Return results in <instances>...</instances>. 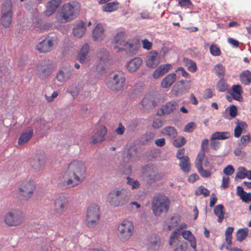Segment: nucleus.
<instances>
[{
  "mask_svg": "<svg viewBox=\"0 0 251 251\" xmlns=\"http://www.w3.org/2000/svg\"><path fill=\"white\" fill-rule=\"evenodd\" d=\"M178 2L181 7L188 6L192 4L190 0H178Z\"/></svg>",
  "mask_w": 251,
  "mask_h": 251,
  "instance_id": "338daca9",
  "label": "nucleus"
},
{
  "mask_svg": "<svg viewBox=\"0 0 251 251\" xmlns=\"http://www.w3.org/2000/svg\"><path fill=\"white\" fill-rule=\"evenodd\" d=\"M176 75L175 73H171L168 75L162 80L161 86L163 88H169L176 81Z\"/></svg>",
  "mask_w": 251,
  "mask_h": 251,
  "instance_id": "bb28decb",
  "label": "nucleus"
},
{
  "mask_svg": "<svg viewBox=\"0 0 251 251\" xmlns=\"http://www.w3.org/2000/svg\"><path fill=\"white\" fill-rule=\"evenodd\" d=\"M142 63V59L140 57H135L128 62L127 69L129 72H134L140 67Z\"/></svg>",
  "mask_w": 251,
  "mask_h": 251,
  "instance_id": "5701e85b",
  "label": "nucleus"
},
{
  "mask_svg": "<svg viewBox=\"0 0 251 251\" xmlns=\"http://www.w3.org/2000/svg\"><path fill=\"white\" fill-rule=\"evenodd\" d=\"M205 157V153L199 151L195 161V166L196 168L202 166V162Z\"/></svg>",
  "mask_w": 251,
  "mask_h": 251,
  "instance_id": "c03bdc74",
  "label": "nucleus"
},
{
  "mask_svg": "<svg viewBox=\"0 0 251 251\" xmlns=\"http://www.w3.org/2000/svg\"><path fill=\"white\" fill-rule=\"evenodd\" d=\"M127 157L131 160H136L138 159L137 150L135 147H130L129 148Z\"/></svg>",
  "mask_w": 251,
  "mask_h": 251,
  "instance_id": "a19ab883",
  "label": "nucleus"
},
{
  "mask_svg": "<svg viewBox=\"0 0 251 251\" xmlns=\"http://www.w3.org/2000/svg\"><path fill=\"white\" fill-rule=\"evenodd\" d=\"M171 67L172 65L170 64H165L160 65L154 71L152 75L153 78H159L160 76L168 72L171 69Z\"/></svg>",
  "mask_w": 251,
  "mask_h": 251,
  "instance_id": "a878e982",
  "label": "nucleus"
},
{
  "mask_svg": "<svg viewBox=\"0 0 251 251\" xmlns=\"http://www.w3.org/2000/svg\"><path fill=\"white\" fill-rule=\"evenodd\" d=\"M97 56L99 59L100 64L103 65L107 61L109 53L106 50L102 49L97 53Z\"/></svg>",
  "mask_w": 251,
  "mask_h": 251,
  "instance_id": "4c0bfd02",
  "label": "nucleus"
},
{
  "mask_svg": "<svg viewBox=\"0 0 251 251\" xmlns=\"http://www.w3.org/2000/svg\"><path fill=\"white\" fill-rule=\"evenodd\" d=\"M142 42L143 44V47L144 49L148 50L151 49L152 46V44L151 42L149 41L147 39H144L142 40Z\"/></svg>",
  "mask_w": 251,
  "mask_h": 251,
  "instance_id": "bf43d9fd",
  "label": "nucleus"
},
{
  "mask_svg": "<svg viewBox=\"0 0 251 251\" xmlns=\"http://www.w3.org/2000/svg\"><path fill=\"white\" fill-rule=\"evenodd\" d=\"M249 232L248 228L245 227L239 229L236 233V239L239 242L243 241L247 237Z\"/></svg>",
  "mask_w": 251,
  "mask_h": 251,
  "instance_id": "ea45409f",
  "label": "nucleus"
},
{
  "mask_svg": "<svg viewBox=\"0 0 251 251\" xmlns=\"http://www.w3.org/2000/svg\"><path fill=\"white\" fill-rule=\"evenodd\" d=\"M179 166L181 170L186 173H188L190 170V165L189 158L187 156H185L184 158L180 159Z\"/></svg>",
  "mask_w": 251,
  "mask_h": 251,
  "instance_id": "e433bc0d",
  "label": "nucleus"
},
{
  "mask_svg": "<svg viewBox=\"0 0 251 251\" xmlns=\"http://www.w3.org/2000/svg\"><path fill=\"white\" fill-rule=\"evenodd\" d=\"M12 2L11 0H6L2 5L1 24L7 28L10 26L12 19Z\"/></svg>",
  "mask_w": 251,
  "mask_h": 251,
  "instance_id": "1a4fd4ad",
  "label": "nucleus"
},
{
  "mask_svg": "<svg viewBox=\"0 0 251 251\" xmlns=\"http://www.w3.org/2000/svg\"><path fill=\"white\" fill-rule=\"evenodd\" d=\"M218 90L220 92H225L227 89V85L224 80L220 79L217 84Z\"/></svg>",
  "mask_w": 251,
  "mask_h": 251,
  "instance_id": "603ef678",
  "label": "nucleus"
},
{
  "mask_svg": "<svg viewBox=\"0 0 251 251\" xmlns=\"http://www.w3.org/2000/svg\"><path fill=\"white\" fill-rule=\"evenodd\" d=\"M46 163V156L44 152L34 155L30 160V165L32 170L38 172L42 170Z\"/></svg>",
  "mask_w": 251,
  "mask_h": 251,
  "instance_id": "f8f14e48",
  "label": "nucleus"
},
{
  "mask_svg": "<svg viewBox=\"0 0 251 251\" xmlns=\"http://www.w3.org/2000/svg\"><path fill=\"white\" fill-rule=\"evenodd\" d=\"M178 108L177 102L171 101L166 103L161 109L163 114H169L174 112Z\"/></svg>",
  "mask_w": 251,
  "mask_h": 251,
  "instance_id": "393cba45",
  "label": "nucleus"
},
{
  "mask_svg": "<svg viewBox=\"0 0 251 251\" xmlns=\"http://www.w3.org/2000/svg\"><path fill=\"white\" fill-rule=\"evenodd\" d=\"M239 77L243 84L248 85L251 83V73L248 70L243 71L240 75Z\"/></svg>",
  "mask_w": 251,
  "mask_h": 251,
  "instance_id": "473e14b6",
  "label": "nucleus"
},
{
  "mask_svg": "<svg viewBox=\"0 0 251 251\" xmlns=\"http://www.w3.org/2000/svg\"><path fill=\"white\" fill-rule=\"evenodd\" d=\"M248 176L247 171L244 167H240L236 174V177L239 178H244Z\"/></svg>",
  "mask_w": 251,
  "mask_h": 251,
  "instance_id": "3c124183",
  "label": "nucleus"
},
{
  "mask_svg": "<svg viewBox=\"0 0 251 251\" xmlns=\"http://www.w3.org/2000/svg\"><path fill=\"white\" fill-rule=\"evenodd\" d=\"M127 35L125 32L121 31L117 33L113 39L114 49L116 52H119L123 50V48L128 42L126 41Z\"/></svg>",
  "mask_w": 251,
  "mask_h": 251,
  "instance_id": "2eb2a0df",
  "label": "nucleus"
},
{
  "mask_svg": "<svg viewBox=\"0 0 251 251\" xmlns=\"http://www.w3.org/2000/svg\"><path fill=\"white\" fill-rule=\"evenodd\" d=\"M234 171L233 167L228 165L223 170V172L226 176H230L234 173Z\"/></svg>",
  "mask_w": 251,
  "mask_h": 251,
  "instance_id": "864d4df0",
  "label": "nucleus"
},
{
  "mask_svg": "<svg viewBox=\"0 0 251 251\" xmlns=\"http://www.w3.org/2000/svg\"><path fill=\"white\" fill-rule=\"evenodd\" d=\"M212 140H225L230 137V133L227 131H216L211 135Z\"/></svg>",
  "mask_w": 251,
  "mask_h": 251,
  "instance_id": "c9c22d12",
  "label": "nucleus"
},
{
  "mask_svg": "<svg viewBox=\"0 0 251 251\" xmlns=\"http://www.w3.org/2000/svg\"><path fill=\"white\" fill-rule=\"evenodd\" d=\"M138 48L135 44L127 42L123 49L126 53L130 56L135 55L137 53Z\"/></svg>",
  "mask_w": 251,
  "mask_h": 251,
  "instance_id": "2f4dec72",
  "label": "nucleus"
},
{
  "mask_svg": "<svg viewBox=\"0 0 251 251\" xmlns=\"http://www.w3.org/2000/svg\"><path fill=\"white\" fill-rule=\"evenodd\" d=\"M104 29L101 24H97L92 33V37L94 41H101L104 37Z\"/></svg>",
  "mask_w": 251,
  "mask_h": 251,
  "instance_id": "aec40b11",
  "label": "nucleus"
},
{
  "mask_svg": "<svg viewBox=\"0 0 251 251\" xmlns=\"http://www.w3.org/2000/svg\"><path fill=\"white\" fill-rule=\"evenodd\" d=\"M237 113V109L235 105H232L229 108V114L232 118L235 117Z\"/></svg>",
  "mask_w": 251,
  "mask_h": 251,
  "instance_id": "774afa93",
  "label": "nucleus"
},
{
  "mask_svg": "<svg viewBox=\"0 0 251 251\" xmlns=\"http://www.w3.org/2000/svg\"><path fill=\"white\" fill-rule=\"evenodd\" d=\"M159 62L160 57L157 52H151L147 57L146 64L150 68H155Z\"/></svg>",
  "mask_w": 251,
  "mask_h": 251,
  "instance_id": "f3484780",
  "label": "nucleus"
},
{
  "mask_svg": "<svg viewBox=\"0 0 251 251\" xmlns=\"http://www.w3.org/2000/svg\"><path fill=\"white\" fill-rule=\"evenodd\" d=\"M54 41V38L48 36L36 45V50L40 53L50 52L53 49Z\"/></svg>",
  "mask_w": 251,
  "mask_h": 251,
  "instance_id": "4468645a",
  "label": "nucleus"
},
{
  "mask_svg": "<svg viewBox=\"0 0 251 251\" xmlns=\"http://www.w3.org/2000/svg\"><path fill=\"white\" fill-rule=\"evenodd\" d=\"M86 30V24L83 21L77 23L73 28V34L77 38H81L83 36Z\"/></svg>",
  "mask_w": 251,
  "mask_h": 251,
  "instance_id": "4be33fe9",
  "label": "nucleus"
},
{
  "mask_svg": "<svg viewBox=\"0 0 251 251\" xmlns=\"http://www.w3.org/2000/svg\"><path fill=\"white\" fill-rule=\"evenodd\" d=\"M242 93V89L240 85H234L232 87V92L230 94L234 100L241 101L243 99L241 95Z\"/></svg>",
  "mask_w": 251,
  "mask_h": 251,
  "instance_id": "cd10ccee",
  "label": "nucleus"
},
{
  "mask_svg": "<svg viewBox=\"0 0 251 251\" xmlns=\"http://www.w3.org/2000/svg\"><path fill=\"white\" fill-rule=\"evenodd\" d=\"M214 214L218 217L217 221L221 223L225 218V207L223 204L217 205L214 208Z\"/></svg>",
  "mask_w": 251,
  "mask_h": 251,
  "instance_id": "c85d7f7f",
  "label": "nucleus"
},
{
  "mask_svg": "<svg viewBox=\"0 0 251 251\" xmlns=\"http://www.w3.org/2000/svg\"><path fill=\"white\" fill-rule=\"evenodd\" d=\"M197 67L196 63L190 60L189 62V66H188V70L189 71L194 73L197 71Z\"/></svg>",
  "mask_w": 251,
  "mask_h": 251,
  "instance_id": "13d9d810",
  "label": "nucleus"
},
{
  "mask_svg": "<svg viewBox=\"0 0 251 251\" xmlns=\"http://www.w3.org/2000/svg\"><path fill=\"white\" fill-rule=\"evenodd\" d=\"M179 235L178 231H174L171 234L169 244L171 246H176L174 251H185L186 249V245L185 244H179L178 237Z\"/></svg>",
  "mask_w": 251,
  "mask_h": 251,
  "instance_id": "dca6fc26",
  "label": "nucleus"
},
{
  "mask_svg": "<svg viewBox=\"0 0 251 251\" xmlns=\"http://www.w3.org/2000/svg\"><path fill=\"white\" fill-rule=\"evenodd\" d=\"M117 230L120 239L126 240L133 234L134 226L131 221L125 220L119 225Z\"/></svg>",
  "mask_w": 251,
  "mask_h": 251,
  "instance_id": "9d476101",
  "label": "nucleus"
},
{
  "mask_svg": "<svg viewBox=\"0 0 251 251\" xmlns=\"http://www.w3.org/2000/svg\"><path fill=\"white\" fill-rule=\"evenodd\" d=\"M251 140V137L249 134L243 135L241 138V143L244 146H246Z\"/></svg>",
  "mask_w": 251,
  "mask_h": 251,
  "instance_id": "4d7b16f0",
  "label": "nucleus"
},
{
  "mask_svg": "<svg viewBox=\"0 0 251 251\" xmlns=\"http://www.w3.org/2000/svg\"><path fill=\"white\" fill-rule=\"evenodd\" d=\"M151 101V99L150 97H146L142 100L141 104L144 108H147L150 105Z\"/></svg>",
  "mask_w": 251,
  "mask_h": 251,
  "instance_id": "5fc2aeb1",
  "label": "nucleus"
},
{
  "mask_svg": "<svg viewBox=\"0 0 251 251\" xmlns=\"http://www.w3.org/2000/svg\"><path fill=\"white\" fill-rule=\"evenodd\" d=\"M125 82V75L119 72L109 77L106 82V85L110 90L117 92L123 89Z\"/></svg>",
  "mask_w": 251,
  "mask_h": 251,
  "instance_id": "0eeeda50",
  "label": "nucleus"
},
{
  "mask_svg": "<svg viewBox=\"0 0 251 251\" xmlns=\"http://www.w3.org/2000/svg\"><path fill=\"white\" fill-rule=\"evenodd\" d=\"M36 188L35 182L30 179H25L19 184L17 194L19 199L28 201L32 196Z\"/></svg>",
  "mask_w": 251,
  "mask_h": 251,
  "instance_id": "7ed1b4c3",
  "label": "nucleus"
},
{
  "mask_svg": "<svg viewBox=\"0 0 251 251\" xmlns=\"http://www.w3.org/2000/svg\"><path fill=\"white\" fill-rule=\"evenodd\" d=\"M24 212L18 209H11L4 215L3 221L8 226H17L21 225L25 221Z\"/></svg>",
  "mask_w": 251,
  "mask_h": 251,
  "instance_id": "39448f33",
  "label": "nucleus"
},
{
  "mask_svg": "<svg viewBox=\"0 0 251 251\" xmlns=\"http://www.w3.org/2000/svg\"><path fill=\"white\" fill-rule=\"evenodd\" d=\"M131 197L130 192L127 190L115 188L108 194L107 200L108 203L114 207L122 206L127 203Z\"/></svg>",
  "mask_w": 251,
  "mask_h": 251,
  "instance_id": "f03ea898",
  "label": "nucleus"
},
{
  "mask_svg": "<svg viewBox=\"0 0 251 251\" xmlns=\"http://www.w3.org/2000/svg\"><path fill=\"white\" fill-rule=\"evenodd\" d=\"M186 141L184 137L180 136L174 140L173 145L176 147H180L186 143Z\"/></svg>",
  "mask_w": 251,
  "mask_h": 251,
  "instance_id": "a18cd8bd",
  "label": "nucleus"
},
{
  "mask_svg": "<svg viewBox=\"0 0 251 251\" xmlns=\"http://www.w3.org/2000/svg\"><path fill=\"white\" fill-rule=\"evenodd\" d=\"M107 128L104 126H96L92 131L91 142L93 144L101 143L105 140L107 134Z\"/></svg>",
  "mask_w": 251,
  "mask_h": 251,
  "instance_id": "9b49d317",
  "label": "nucleus"
},
{
  "mask_svg": "<svg viewBox=\"0 0 251 251\" xmlns=\"http://www.w3.org/2000/svg\"><path fill=\"white\" fill-rule=\"evenodd\" d=\"M125 131V128L122 123H119L118 128L116 129V132L118 135H123Z\"/></svg>",
  "mask_w": 251,
  "mask_h": 251,
  "instance_id": "e2e57ef3",
  "label": "nucleus"
},
{
  "mask_svg": "<svg viewBox=\"0 0 251 251\" xmlns=\"http://www.w3.org/2000/svg\"><path fill=\"white\" fill-rule=\"evenodd\" d=\"M86 170L84 162L78 160H73L68 165V172L73 174V179L68 177L66 173L58 183L59 185L66 188H73L78 185L85 179Z\"/></svg>",
  "mask_w": 251,
  "mask_h": 251,
  "instance_id": "f257e3e1",
  "label": "nucleus"
},
{
  "mask_svg": "<svg viewBox=\"0 0 251 251\" xmlns=\"http://www.w3.org/2000/svg\"><path fill=\"white\" fill-rule=\"evenodd\" d=\"M119 5V2L118 1L110 2L104 5L102 9L104 12H112L118 9Z\"/></svg>",
  "mask_w": 251,
  "mask_h": 251,
  "instance_id": "f704fd0d",
  "label": "nucleus"
},
{
  "mask_svg": "<svg viewBox=\"0 0 251 251\" xmlns=\"http://www.w3.org/2000/svg\"><path fill=\"white\" fill-rule=\"evenodd\" d=\"M182 236L184 239L189 241L191 246L195 250L196 248V242L191 232L189 230L184 231L182 232Z\"/></svg>",
  "mask_w": 251,
  "mask_h": 251,
  "instance_id": "72a5a7b5",
  "label": "nucleus"
},
{
  "mask_svg": "<svg viewBox=\"0 0 251 251\" xmlns=\"http://www.w3.org/2000/svg\"><path fill=\"white\" fill-rule=\"evenodd\" d=\"M37 71L38 75L41 76H47L51 73L50 67L46 65V61H43L37 67Z\"/></svg>",
  "mask_w": 251,
  "mask_h": 251,
  "instance_id": "412c9836",
  "label": "nucleus"
},
{
  "mask_svg": "<svg viewBox=\"0 0 251 251\" xmlns=\"http://www.w3.org/2000/svg\"><path fill=\"white\" fill-rule=\"evenodd\" d=\"M248 127L247 124L244 122L238 123L234 129V135L235 137H239L242 132L243 129H246Z\"/></svg>",
  "mask_w": 251,
  "mask_h": 251,
  "instance_id": "58836bf2",
  "label": "nucleus"
},
{
  "mask_svg": "<svg viewBox=\"0 0 251 251\" xmlns=\"http://www.w3.org/2000/svg\"><path fill=\"white\" fill-rule=\"evenodd\" d=\"M126 183L127 184L131 186L132 189L138 188L140 185L139 182L138 180H135L133 178L129 176L127 177Z\"/></svg>",
  "mask_w": 251,
  "mask_h": 251,
  "instance_id": "49530a36",
  "label": "nucleus"
},
{
  "mask_svg": "<svg viewBox=\"0 0 251 251\" xmlns=\"http://www.w3.org/2000/svg\"><path fill=\"white\" fill-rule=\"evenodd\" d=\"M99 208L96 204L90 205L87 210L86 215V225L88 227H94L100 220Z\"/></svg>",
  "mask_w": 251,
  "mask_h": 251,
  "instance_id": "6e6552de",
  "label": "nucleus"
},
{
  "mask_svg": "<svg viewBox=\"0 0 251 251\" xmlns=\"http://www.w3.org/2000/svg\"><path fill=\"white\" fill-rule=\"evenodd\" d=\"M170 201L167 197L163 195L155 196L152 202V210L155 216L167 213L169 210Z\"/></svg>",
  "mask_w": 251,
  "mask_h": 251,
  "instance_id": "20e7f679",
  "label": "nucleus"
},
{
  "mask_svg": "<svg viewBox=\"0 0 251 251\" xmlns=\"http://www.w3.org/2000/svg\"><path fill=\"white\" fill-rule=\"evenodd\" d=\"M68 201L64 196H60L54 201V214L56 216H61L65 211Z\"/></svg>",
  "mask_w": 251,
  "mask_h": 251,
  "instance_id": "ddd939ff",
  "label": "nucleus"
},
{
  "mask_svg": "<svg viewBox=\"0 0 251 251\" xmlns=\"http://www.w3.org/2000/svg\"><path fill=\"white\" fill-rule=\"evenodd\" d=\"M229 177L228 176H223L221 186L223 188H226L229 186Z\"/></svg>",
  "mask_w": 251,
  "mask_h": 251,
  "instance_id": "0e129e2a",
  "label": "nucleus"
},
{
  "mask_svg": "<svg viewBox=\"0 0 251 251\" xmlns=\"http://www.w3.org/2000/svg\"><path fill=\"white\" fill-rule=\"evenodd\" d=\"M179 222L178 216H172L168 218L165 221L164 228L168 231L171 230L178 225Z\"/></svg>",
  "mask_w": 251,
  "mask_h": 251,
  "instance_id": "b1692460",
  "label": "nucleus"
},
{
  "mask_svg": "<svg viewBox=\"0 0 251 251\" xmlns=\"http://www.w3.org/2000/svg\"><path fill=\"white\" fill-rule=\"evenodd\" d=\"M70 75L69 73H65L63 71L60 70L57 74L56 78L58 81L65 82L69 78Z\"/></svg>",
  "mask_w": 251,
  "mask_h": 251,
  "instance_id": "37998d69",
  "label": "nucleus"
},
{
  "mask_svg": "<svg viewBox=\"0 0 251 251\" xmlns=\"http://www.w3.org/2000/svg\"><path fill=\"white\" fill-rule=\"evenodd\" d=\"M162 121L160 119H155L153 121L152 126L155 128H159L162 126Z\"/></svg>",
  "mask_w": 251,
  "mask_h": 251,
  "instance_id": "680f3d73",
  "label": "nucleus"
},
{
  "mask_svg": "<svg viewBox=\"0 0 251 251\" xmlns=\"http://www.w3.org/2000/svg\"><path fill=\"white\" fill-rule=\"evenodd\" d=\"M197 125L194 122L188 123L184 127L183 131L186 132H192L196 128Z\"/></svg>",
  "mask_w": 251,
  "mask_h": 251,
  "instance_id": "8fccbe9b",
  "label": "nucleus"
},
{
  "mask_svg": "<svg viewBox=\"0 0 251 251\" xmlns=\"http://www.w3.org/2000/svg\"><path fill=\"white\" fill-rule=\"evenodd\" d=\"M240 199L246 202L251 201V193H245L243 196H241Z\"/></svg>",
  "mask_w": 251,
  "mask_h": 251,
  "instance_id": "052dcab7",
  "label": "nucleus"
},
{
  "mask_svg": "<svg viewBox=\"0 0 251 251\" xmlns=\"http://www.w3.org/2000/svg\"><path fill=\"white\" fill-rule=\"evenodd\" d=\"M89 51V46L88 44L85 43L82 46L77 56V59L80 63H83L85 61Z\"/></svg>",
  "mask_w": 251,
  "mask_h": 251,
  "instance_id": "7c9ffc66",
  "label": "nucleus"
},
{
  "mask_svg": "<svg viewBox=\"0 0 251 251\" xmlns=\"http://www.w3.org/2000/svg\"><path fill=\"white\" fill-rule=\"evenodd\" d=\"M33 135V130L31 127H28L20 135L18 144L19 145H23L26 143Z\"/></svg>",
  "mask_w": 251,
  "mask_h": 251,
  "instance_id": "a211bd4d",
  "label": "nucleus"
},
{
  "mask_svg": "<svg viewBox=\"0 0 251 251\" xmlns=\"http://www.w3.org/2000/svg\"><path fill=\"white\" fill-rule=\"evenodd\" d=\"M61 3V0H50L48 2L44 13L46 16H50L55 12Z\"/></svg>",
  "mask_w": 251,
  "mask_h": 251,
  "instance_id": "6ab92c4d",
  "label": "nucleus"
},
{
  "mask_svg": "<svg viewBox=\"0 0 251 251\" xmlns=\"http://www.w3.org/2000/svg\"><path fill=\"white\" fill-rule=\"evenodd\" d=\"M76 6L71 2L64 4L61 8L60 15L56 17V20L59 23L70 22L76 17Z\"/></svg>",
  "mask_w": 251,
  "mask_h": 251,
  "instance_id": "423d86ee",
  "label": "nucleus"
},
{
  "mask_svg": "<svg viewBox=\"0 0 251 251\" xmlns=\"http://www.w3.org/2000/svg\"><path fill=\"white\" fill-rule=\"evenodd\" d=\"M216 140H212V137H210V146L214 150H218L220 147V143L216 141Z\"/></svg>",
  "mask_w": 251,
  "mask_h": 251,
  "instance_id": "6e6d98bb",
  "label": "nucleus"
},
{
  "mask_svg": "<svg viewBox=\"0 0 251 251\" xmlns=\"http://www.w3.org/2000/svg\"><path fill=\"white\" fill-rule=\"evenodd\" d=\"M161 133L170 139L176 138L177 135L176 129L173 126H168L163 129Z\"/></svg>",
  "mask_w": 251,
  "mask_h": 251,
  "instance_id": "c756f323",
  "label": "nucleus"
},
{
  "mask_svg": "<svg viewBox=\"0 0 251 251\" xmlns=\"http://www.w3.org/2000/svg\"><path fill=\"white\" fill-rule=\"evenodd\" d=\"M214 72L219 77H223L225 73V67L220 63L217 64L214 68Z\"/></svg>",
  "mask_w": 251,
  "mask_h": 251,
  "instance_id": "79ce46f5",
  "label": "nucleus"
},
{
  "mask_svg": "<svg viewBox=\"0 0 251 251\" xmlns=\"http://www.w3.org/2000/svg\"><path fill=\"white\" fill-rule=\"evenodd\" d=\"M199 189L201 194L203 195L205 197H207L210 195L209 191L206 188L201 186L199 187Z\"/></svg>",
  "mask_w": 251,
  "mask_h": 251,
  "instance_id": "69168bd1",
  "label": "nucleus"
},
{
  "mask_svg": "<svg viewBox=\"0 0 251 251\" xmlns=\"http://www.w3.org/2000/svg\"><path fill=\"white\" fill-rule=\"evenodd\" d=\"M210 51L214 56H219L221 54V50L216 44H212L210 47Z\"/></svg>",
  "mask_w": 251,
  "mask_h": 251,
  "instance_id": "09e8293b",
  "label": "nucleus"
},
{
  "mask_svg": "<svg viewBox=\"0 0 251 251\" xmlns=\"http://www.w3.org/2000/svg\"><path fill=\"white\" fill-rule=\"evenodd\" d=\"M198 170L199 173L202 177H209L211 176V173L209 171L204 170L202 166L196 168Z\"/></svg>",
  "mask_w": 251,
  "mask_h": 251,
  "instance_id": "de8ad7c7",
  "label": "nucleus"
}]
</instances>
